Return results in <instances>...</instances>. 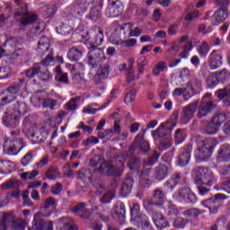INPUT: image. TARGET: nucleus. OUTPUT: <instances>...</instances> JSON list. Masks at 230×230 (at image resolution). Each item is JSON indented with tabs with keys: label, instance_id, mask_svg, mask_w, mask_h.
<instances>
[{
	"label": "nucleus",
	"instance_id": "obj_61",
	"mask_svg": "<svg viewBox=\"0 0 230 230\" xmlns=\"http://www.w3.org/2000/svg\"><path fill=\"white\" fill-rule=\"evenodd\" d=\"M55 80L56 82H59V84H69V76L67 75L66 73L56 75Z\"/></svg>",
	"mask_w": 230,
	"mask_h": 230
},
{
	"label": "nucleus",
	"instance_id": "obj_33",
	"mask_svg": "<svg viewBox=\"0 0 230 230\" xmlns=\"http://www.w3.org/2000/svg\"><path fill=\"white\" fill-rule=\"evenodd\" d=\"M47 223L44 219L40 218V213H36L34 215V220L32 221V229L33 230H45Z\"/></svg>",
	"mask_w": 230,
	"mask_h": 230
},
{
	"label": "nucleus",
	"instance_id": "obj_44",
	"mask_svg": "<svg viewBox=\"0 0 230 230\" xmlns=\"http://www.w3.org/2000/svg\"><path fill=\"white\" fill-rule=\"evenodd\" d=\"M180 180H181V175H179V173L172 174L170 181H168L166 185V188L169 190V191H173V190L175 189V186L179 184Z\"/></svg>",
	"mask_w": 230,
	"mask_h": 230
},
{
	"label": "nucleus",
	"instance_id": "obj_13",
	"mask_svg": "<svg viewBox=\"0 0 230 230\" xmlns=\"http://www.w3.org/2000/svg\"><path fill=\"white\" fill-rule=\"evenodd\" d=\"M209 97H211V94H207L202 98V102L199 108L198 118H204L208 114H209V112H211L213 109H216L217 104H215V102L211 101H208V102L204 101L206 100V98H209Z\"/></svg>",
	"mask_w": 230,
	"mask_h": 230
},
{
	"label": "nucleus",
	"instance_id": "obj_23",
	"mask_svg": "<svg viewBox=\"0 0 230 230\" xmlns=\"http://www.w3.org/2000/svg\"><path fill=\"white\" fill-rule=\"evenodd\" d=\"M90 3L91 1L89 0H76L74 4V12L77 13V15H84V13L87 12Z\"/></svg>",
	"mask_w": 230,
	"mask_h": 230
},
{
	"label": "nucleus",
	"instance_id": "obj_53",
	"mask_svg": "<svg viewBox=\"0 0 230 230\" xmlns=\"http://www.w3.org/2000/svg\"><path fill=\"white\" fill-rule=\"evenodd\" d=\"M8 164L6 173H13L15 172L20 173V172H24V169L21 168V165H17L15 163L8 161Z\"/></svg>",
	"mask_w": 230,
	"mask_h": 230
},
{
	"label": "nucleus",
	"instance_id": "obj_18",
	"mask_svg": "<svg viewBox=\"0 0 230 230\" xmlns=\"http://www.w3.org/2000/svg\"><path fill=\"white\" fill-rule=\"evenodd\" d=\"M132 188H134V178H126L119 189V197H121L122 199H125V197H128V195L132 193Z\"/></svg>",
	"mask_w": 230,
	"mask_h": 230
},
{
	"label": "nucleus",
	"instance_id": "obj_34",
	"mask_svg": "<svg viewBox=\"0 0 230 230\" xmlns=\"http://www.w3.org/2000/svg\"><path fill=\"white\" fill-rule=\"evenodd\" d=\"M199 146L205 148V150H209V152L213 154V151L217 146V140L213 137L205 138L201 143H199Z\"/></svg>",
	"mask_w": 230,
	"mask_h": 230
},
{
	"label": "nucleus",
	"instance_id": "obj_47",
	"mask_svg": "<svg viewBox=\"0 0 230 230\" xmlns=\"http://www.w3.org/2000/svg\"><path fill=\"white\" fill-rule=\"evenodd\" d=\"M4 97L1 98L2 105H8L15 100L16 96L10 93V92L4 90L3 92Z\"/></svg>",
	"mask_w": 230,
	"mask_h": 230
},
{
	"label": "nucleus",
	"instance_id": "obj_37",
	"mask_svg": "<svg viewBox=\"0 0 230 230\" xmlns=\"http://www.w3.org/2000/svg\"><path fill=\"white\" fill-rule=\"evenodd\" d=\"M164 193L161 190H155L153 195V202H155V206H163L164 204L165 199Z\"/></svg>",
	"mask_w": 230,
	"mask_h": 230
},
{
	"label": "nucleus",
	"instance_id": "obj_63",
	"mask_svg": "<svg viewBox=\"0 0 230 230\" xmlns=\"http://www.w3.org/2000/svg\"><path fill=\"white\" fill-rule=\"evenodd\" d=\"M71 31H73V28L71 26L67 25V23H63L58 28V33H60V35H69V33H71Z\"/></svg>",
	"mask_w": 230,
	"mask_h": 230
},
{
	"label": "nucleus",
	"instance_id": "obj_30",
	"mask_svg": "<svg viewBox=\"0 0 230 230\" xmlns=\"http://www.w3.org/2000/svg\"><path fill=\"white\" fill-rule=\"evenodd\" d=\"M153 222L158 229H164V227H168L170 226V223H168V220L164 217L163 215L159 213H155L153 216Z\"/></svg>",
	"mask_w": 230,
	"mask_h": 230
},
{
	"label": "nucleus",
	"instance_id": "obj_35",
	"mask_svg": "<svg viewBox=\"0 0 230 230\" xmlns=\"http://www.w3.org/2000/svg\"><path fill=\"white\" fill-rule=\"evenodd\" d=\"M109 217H103L102 215L97 214L93 217V223L92 224L93 230H102L103 225L100 222H107Z\"/></svg>",
	"mask_w": 230,
	"mask_h": 230
},
{
	"label": "nucleus",
	"instance_id": "obj_38",
	"mask_svg": "<svg viewBox=\"0 0 230 230\" xmlns=\"http://www.w3.org/2000/svg\"><path fill=\"white\" fill-rule=\"evenodd\" d=\"M216 75L212 73L207 77V87L208 89H215L218 85L220 79Z\"/></svg>",
	"mask_w": 230,
	"mask_h": 230
},
{
	"label": "nucleus",
	"instance_id": "obj_12",
	"mask_svg": "<svg viewBox=\"0 0 230 230\" xmlns=\"http://www.w3.org/2000/svg\"><path fill=\"white\" fill-rule=\"evenodd\" d=\"M22 141H12L6 139L4 143V152L7 155H17L21 150H22ZM21 146V147H19Z\"/></svg>",
	"mask_w": 230,
	"mask_h": 230
},
{
	"label": "nucleus",
	"instance_id": "obj_3",
	"mask_svg": "<svg viewBox=\"0 0 230 230\" xmlns=\"http://www.w3.org/2000/svg\"><path fill=\"white\" fill-rule=\"evenodd\" d=\"M25 75L27 78H33L36 75H38V77L42 82H48V80H51V78H53V75H51L49 70L40 64H35L32 67L27 69L25 71Z\"/></svg>",
	"mask_w": 230,
	"mask_h": 230
},
{
	"label": "nucleus",
	"instance_id": "obj_29",
	"mask_svg": "<svg viewBox=\"0 0 230 230\" xmlns=\"http://www.w3.org/2000/svg\"><path fill=\"white\" fill-rule=\"evenodd\" d=\"M17 217H15V213H4L2 222L0 223V230H6V226L11 224V226L15 222Z\"/></svg>",
	"mask_w": 230,
	"mask_h": 230
},
{
	"label": "nucleus",
	"instance_id": "obj_62",
	"mask_svg": "<svg viewBox=\"0 0 230 230\" xmlns=\"http://www.w3.org/2000/svg\"><path fill=\"white\" fill-rule=\"evenodd\" d=\"M152 136L154 139H159V137H164V136H167L164 132V128H163V125H160L159 128L153 131Z\"/></svg>",
	"mask_w": 230,
	"mask_h": 230
},
{
	"label": "nucleus",
	"instance_id": "obj_15",
	"mask_svg": "<svg viewBox=\"0 0 230 230\" xmlns=\"http://www.w3.org/2000/svg\"><path fill=\"white\" fill-rule=\"evenodd\" d=\"M133 226L140 230H154V226H152L150 218H148L146 215L135 217L133 220Z\"/></svg>",
	"mask_w": 230,
	"mask_h": 230
},
{
	"label": "nucleus",
	"instance_id": "obj_50",
	"mask_svg": "<svg viewBox=\"0 0 230 230\" xmlns=\"http://www.w3.org/2000/svg\"><path fill=\"white\" fill-rule=\"evenodd\" d=\"M115 192L114 190H110L102 195V197L100 199V201L102 204H110V202L112 201V199H114Z\"/></svg>",
	"mask_w": 230,
	"mask_h": 230
},
{
	"label": "nucleus",
	"instance_id": "obj_7",
	"mask_svg": "<svg viewBox=\"0 0 230 230\" xmlns=\"http://www.w3.org/2000/svg\"><path fill=\"white\" fill-rule=\"evenodd\" d=\"M197 107H199L198 100L183 107L181 116V125H188L193 119V116L197 112Z\"/></svg>",
	"mask_w": 230,
	"mask_h": 230
},
{
	"label": "nucleus",
	"instance_id": "obj_10",
	"mask_svg": "<svg viewBox=\"0 0 230 230\" xmlns=\"http://www.w3.org/2000/svg\"><path fill=\"white\" fill-rule=\"evenodd\" d=\"M145 134H146V129H141L135 138L134 145L129 147V152H134V150H136V145L139 146L140 150L144 152V154L149 152L150 144L145 141Z\"/></svg>",
	"mask_w": 230,
	"mask_h": 230
},
{
	"label": "nucleus",
	"instance_id": "obj_21",
	"mask_svg": "<svg viewBox=\"0 0 230 230\" xmlns=\"http://www.w3.org/2000/svg\"><path fill=\"white\" fill-rule=\"evenodd\" d=\"M24 55V49H17L14 51H13L10 49H4L0 47V58H3V57H12L13 58H21Z\"/></svg>",
	"mask_w": 230,
	"mask_h": 230
},
{
	"label": "nucleus",
	"instance_id": "obj_32",
	"mask_svg": "<svg viewBox=\"0 0 230 230\" xmlns=\"http://www.w3.org/2000/svg\"><path fill=\"white\" fill-rule=\"evenodd\" d=\"M215 94L218 100H230V84L216 91Z\"/></svg>",
	"mask_w": 230,
	"mask_h": 230
},
{
	"label": "nucleus",
	"instance_id": "obj_14",
	"mask_svg": "<svg viewBox=\"0 0 230 230\" xmlns=\"http://www.w3.org/2000/svg\"><path fill=\"white\" fill-rule=\"evenodd\" d=\"M123 13V4L119 1H113L108 5L105 11L106 17L116 18Z\"/></svg>",
	"mask_w": 230,
	"mask_h": 230
},
{
	"label": "nucleus",
	"instance_id": "obj_57",
	"mask_svg": "<svg viewBox=\"0 0 230 230\" xmlns=\"http://www.w3.org/2000/svg\"><path fill=\"white\" fill-rule=\"evenodd\" d=\"M136 80H139V75L136 77L134 75V68L132 66L129 67V69L127 71V84H132V82H135Z\"/></svg>",
	"mask_w": 230,
	"mask_h": 230
},
{
	"label": "nucleus",
	"instance_id": "obj_2",
	"mask_svg": "<svg viewBox=\"0 0 230 230\" xmlns=\"http://www.w3.org/2000/svg\"><path fill=\"white\" fill-rule=\"evenodd\" d=\"M14 17H22L20 23L22 26H29V24H33L39 20V15L33 13H28V4H22L17 12L14 13Z\"/></svg>",
	"mask_w": 230,
	"mask_h": 230
},
{
	"label": "nucleus",
	"instance_id": "obj_25",
	"mask_svg": "<svg viewBox=\"0 0 230 230\" xmlns=\"http://www.w3.org/2000/svg\"><path fill=\"white\" fill-rule=\"evenodd\" d=\"M114 211H115V218L119 220V224H125V213H126L125 204H123V202H118L115 205Z\"/></svg>",
	"mask_w": 230,
	"mask_h": 230
},
{
	"label": "nucleus",
	"instance_id": "obj_42",
	"mask_svg": "<svg viewBox=\"0 0 230 230\" xmlns=\"http://www.w3.org/2000/svg\"><path fill=\"white\" fill-rule=\"evenodd\" d=\"M138 183L142 188H150L152 181L148 178V174L140 173L138 176Z\"/></svg>",
	"mask_w": 230,
	"mask_h": 230
},
{
	"label": "nucleus",
	"instance_id": "obj_4",
	"mask_svg": "<svg viewBox=\"0 0 230 230\" xmlns=\"http://www.w3.org/2000/svg\"><path fill=\"white\" fill-rule=\"evenodd\" d=\"M90 51L88 53V64L92 67H98L102 66L103 60H105V54L103 53V49L98 48V46L88 45Z\"/></svg>",
	"mask_w": 230,
	"mask_h": 230
},
{
	"label": "nucleus",
	"instance_id": "obj_31",
	"mask_svg": "<svg viewBox=\"0 0 230 230\" xmlns=\"http://www.w3.org/2000/svg\"><path fill=\"white\" fill-rule=\"evenodd\" d=\"M49 50V39L48 37L43 36L40 38L38 43V53L40 55H45Z\"/></svg>",
	"mask_w": 230,
	"mask_h": 230
},
{
	"label": "nucleus",
	"instance_id": "obj_45",
	"mask_svg": "<svg viewBox=\"0 0 230 230\" xmlns=\"http://www.w3.org/2000/svg\"><path fill=\"white\" fill-rule=\"evenodd\" d=\"M44 96H42V92H38L34 96L31 98V103L35 105V107H40L44 104Z\"/></svg>",
	"mask_w": 230,
	"mask_h": 230
},
{
	"label": "nucleus",
	"instance_id": "obj_22",
	"mask_svg": "<svg viewBox=\"0 0 230 230\" xmlns=\"http://www.w3.org/2000/svg\"><path fill=\"white\" fill-rule=\"evenodd\" d=\"M12 111L13 114H16L17 116H24L26 112H28V104L24 102L16 101L12 107Z\"/></svg>",
	"mask_w": 230,
	"mask_h": 230
},
{
	"label": "nucleus",
	"instance_id": "obj_17",
	"mask_svg": "<svg viewBox=\"0 0 230 230\" xmlns=\"http://www.w3.org/2000/svg\"><path fill=\"white\" fill-rule=\"evenodd\" d=\"M194 182L198 186H213L215 176L211 173H199L196 175Z\"/></svg>",
	"mask_w": 230,
	"mask_h": 230
},
{
	"label": "nucleus",
	"instance_id": "obj_40",
	"mask_svg": "<svg viewBox=\"0 0 230 230\" xmlns=\"http://www.w3.org/2000/svg\"><path fill=\"white\" fill-rule=\"evenodd\" d=\"M193 43L191 41H187L182 47L183 51L179 54L180 58H188L190 57V51L193 50Z\"/></svg>",
	"mask_w": 230,
	"mask_h": 230
},
{
	"label": "nucleus",
	"instance_id": "obj_19",
	"mask_svg": "<svg viewBox=\"0 0 230 230\" xmlns=\"http://www.w3.org/2000/svg\"><path fill=\"white\" fill-rule=\"evenodd\" d=\"M193 151V146L191 145H187L183 147V151L181 153L178 158L179 166H186L191 159V152Z\"/></svg>",
	"mask_w": 230,
	"mask_h": 230
},
{
	"label": "nucleus",
	"instance_id": "obj_48",
	"mask_svg": "<svg viewBox=\"0 0 230 230\" xmlns=\"http://www.w3.org/2000/svg\"><path fill=\"white\" fill-rule=\"evenodd\" d=\"M173 145V140H172V137H168L165 138H163L160 141V150H168V148H172V146Z\"/></svg>",
	"mask_w": 230,
	"mask_h": 230
},
{
	"label": "nucleus",
	"instance_id": "obj_11",
	"mask_svg": "<svg viewBox=\"0 0 230 230\" xmlns=\"http://www.w3.org/2000/svg\"><path fill=\"white\" fill-rule=\"evenodd\" d=\"M208 62L209 69L211 71H215V69L222 67V65L224 64V58L222 57V54H220V51L214 49L209 54Z\"/></svg>",
	"mask_w": 230,
	"mask_h": 230
},
{
	"label": "nucleus",
	"instance_id": "obj_51",
	"mask_svg": "<svg viewBox=\"0 0 230 230\" xmlns=\"http://www.w3.org/2000/svg\"><path fill=\"white\" fill-rule=\"evenodd\" d=\"M136 94H137V92L134 89L128 92L125 96L124 103H126V105H131V103H134V100H136Z\"/></svg>",
	"mask_w": 230,
	"mask_h": 230
},
{
	"label": "nucleus",
	"instance_id": "obj_55",
	"mask_svg": "<svg viewBox=\"0 0 230 230\" xmlns=\"http://www.w3.org/2000/svg\"><path fill=\"white\" fill-rule=\"evenodd\" d=\"M188 219H184L182 217H177L173 221V226L176 227V229H184L186 226L188 225Z\"/></svg>",
	"mask_w": 230,
	"mask_h": 230
},
{
	"label": "nucleus",
	"instance_id": "obj_59",
	"mask_svg": "<svg viewBox=\"0 0 230 230\" xmlns=\"http://www.w3.org/2000/svg\"><path fill=\"white\" fill-rule=\"evenodd\" d=\"M161 125H163V128L164 130L165 136H170V134L172 133V130L175 128V122L167 121L165 123H162Z\"/></svg>",
	"mask_w": 230,
	"mask_h": 230
},
{
	"label": "nucleus",
	"instance_id": "obj_1",
	"mask_svg": "<svg viewBox=\"0 0 230 230\" xmlns=\"http://www.w3.org/2000/svg\"><path fill=\"white\" fill-rule=\"evenodd\" d=\"M220 6L212 15L211 24L213 26H220L222 22H226L229 17V0H216Z\"/></svg>",
	"mask_w": 230,
	"mask_h": 230
},
{
	"label": "nucleus",
	"instance_id": "obj_5",
	"mask_svg": "<svg viewBox=\"0 0 230 230\" xmlns=\"http://www.w3.org/2000/svg\"><path fill=\"white\" fill-rule=\"evenodd\" d=\"M84 39L88 46H102L103 43V31L100 27H93L86 32Z\"/></svg>",
	"mask_w": 230,
	"mask_h": 230
},
{
	"label": "nucleus",
	"instance_id": "obj_41",
	"mask_svg": "<svg viewBox=\"0 0 230 230\" xmlns=\"http://www.w3.org/2000/svg\"><path fill=\"white\" fill-rule=\"evenodd\" d=\"M185 139H186V129H177L174 133L175 145H181V143H184Z\"/></svg>",
	"mask_w": 230,
	"mask_h": 230
},
{
	"label": "nucleus",
	"instance_id": "obj_28",
	"mask_svg": "<svg viewBox=\"0 0 230 230\" xmlns=\"http://www.w3.org/2000/svg\"><path fill=\"white\" fill-rule=\"evenodd\" d=\"M211 155H213V153H210L209 150L201 147V146H199L198 149L195 151L196 161H208Z\"/></svg>",
	"mask_w": 230,
	"mask_h": 230
},
{
	"label": "nucleus",
	"instance_id": "obj_49",
	"mask_svg": "<svg viewBox=\"0 0 230 230\" xmlns=\"http://www.w3.org/2000/svg\"><path fill=\"white\" fill-rule=\"evenodd\" d=\"M116 46H122L123 48H132L137 44V40L136 39H129L128 40H119L117 41Z\"/></svg>",
	"mask_w": 230,
	"mask_h": 230
},
{
	"label": "nucleus",
	"instance_id": "obj_9",
	"mask_svg": "<svg viewBox=\"0 0 230 230\" xmlns=\"http://www.w3.org/2000/svg\"><path fill=\"white\" fill-rule=\"evenodd\" d=\"M132 28H134V22H126L117 26L115 31L116 33H121L123 31V35H127L128 31V37H141L143 30L139 27H136L134 30Z\"/></svg>",
	"mask_w": 230,
	"mask_h": 230
},
{
	"label": "nucleus",
	"instance_id": "obj_20",
	"mask_svg": "<svg viewBox=\"0 0 230 230\" xmlns=\"http://www.w3.org/2000/svg\"><path fill=\"white\" fill-rule=\"evenodd\" d=\"M217 159L223 163H230V146L228 144L220 146Z\"/></svg>",
	"mask_w": 230,
	"mask_h": 230
},
{
	"label": "nucleus",
	"instance_id": "obj_39",
	"mask_svg": "<svg viewBox=\"0 0 230 230\" xmlns=\"http://www.w3.org/2000/svg\"><path fill=\"white\" fill-rule=\"evenodd\" d=\"M84 55V53L79 50L78 49L76 48H72L69 49L68 53H67V58L74 61V62H76L78 61V59Z\"/></svg>",
	"mask_w": 230,
	"mask_h": 230
},
{
	"label": "nucleus",
	"instance_id": "obj_27",
	"mask_svg": "<svg viewBox=\"0 0 230 230\" xmlns=\"http://www.w3.org/2000/svg\"><path fill=\"white\" fill-rule=\"evenodd\" d=\"M196 49L199 56L202 58L208 57L211 48H209V44L208 43V41L203 40L197 42Z\"/></svg>",
	"mask_w": 230,
	"mask_h": 230
},
{
	"label": "nucleus",
	"instance_id": "obj_24",
	"mask_svg": "<svg viewBox=\"0 0 230 230\" xmlns=\"http://www.w3.org/2000/svg\"><path fill=\"white\" fill-rule=\"evenodd\" d=\"M103 9V2L99 1L93 4L90 11V19L92 21H98L102 17V10Z\"/></svg>",
	"mask_w": 230,
	"mask_h": 230
},
{
	"label": "nucleus",
	"instance_id": "obj_26",
	"mask_svg": "<svg viewBox=\"0 0 230 230\" xmlns=\"http://www.w3.org/2000/svg\"><path fill=\"white\" fill-rule=\"evenodd\" d=\"M73 213H77L81 218H89L91 210L87 208V204L80 203L72 209Z\"/></svg>",
	"mask_w": 230,
	"mask_h": 230
},
{
	"label": "nucleus",
	"instance_id": "obj_16",
	"mask_svg": "<svg viewBox=\"0 0 230 230\" xmlns=\"http://www.w3.org/2000/svg\"><path fill=\"white\" fill-rule=\"evenodd\" d=\"M19 115L15 113H4L3 117V124L8 128H17L21 120L19 119Z\"/></svg>",
	"mask_w": 230,
	"mask_h": 230
},
{
	"label": "nucleus",
	"instance_id": "obj_46",
	"mask_svg": "<svg viewBox=\"0 0 230 230\" xmlns=\"http://www.w3.org/2000/svg\"><path fill=\"white\" fill-rule=\"evenodd\" d=\"M218 130H220V128L216 125L213 120H211V122H209L205 128V133H207L208 136H213L217 134Z\"/></svg>",
	"mask_w": 230,
	"mask_h": 230
},
{
	"label": "nucleus",
	"instance_id": "obj_58",
	"mask_svg": "<svg viewBox=\"0 0 230 230\" xmlns=\"http://www.w3.org/2000/svg\"><path fill=\"white\" fill-rule=\"evenodd\" d=\"M9 47L13 49H15L17 48V46H19V40H17V38H10L8 39L4 44V48Z\"/></svg>",
	"mask_w": 230,
	"mask_h": 230
},
{
	"label": "nucleus",
	"instance_id": "obj_8",
	"mask_svg": "<svg viewBox=\"0 0 230 230\" xmlns=\"http://www.w3.org/2000/svg\"><path fill=\"white\" fill-rule=\"evenodd\" d=\"M220 200H226V195L220 193L216 194L214 197L201 202V205L204 208H208L212 215H217L218 213Z\"/></svg>",
	"mask_w": 230,
	"mask_h": 230
},
{
	"label": "nucleus",
	"instance_id": "obj_52",
	"mask_svg": "<svg viewBox=\"0 0 230 230\" xmlns=\"http://www.w3.org/2000/svg\"><path fill=\"white\" fill-rule=\"evenodd\" d=\"M41 210L46 211L48 209H55V199L47 198L44 201L43 206L40 208Z\"/></svg>",
	"mask_w": 230,
	"mask_h": 230
},
{
	"label": "nucleus",
	"instance_id": "obj_54",
	"mask_svg": "<svg viewBox=\"0 0 230 230\" xmlns=\"http://www.w3.org/2000/svg\"><path fill=\"white\" fill-rule=\"evenodd\" d=\"M11 226L13 230H24L26 227V221L17 217Z\"/></svg>",
	"mask_w": 230,
	"mask_h": 230
},
{
	"label": "nucleus",
	"instance_id": "obj_36",
	"mask_svg": "<svg viewBox=\"0 0 230 230\" xmlns=\"http://www.w3.org/2000/svg\"><path fill=\"white\" fill-rule=\"evenodd\" d=\"M228 118L229 114L225 112H219L214 115V117L212 118V121L220 128L225 121H227Z\"/></svg>",
	"mask_w": 230,
	"mask_h": 230
},
{
	"label": "nucleus",
	"instance_id": "obj_60",
	"mask_svg": "<svg viewBox=\"0 0 230 230\" xmlns=\"http://www.w3.org/2000/svg\"><path fill=\"white\" fill-rule=\"evenodd\" d=\"M76 102H78V98L70 99V101H68L65 104L66 111H76V109H77Z\"/></svg>",
	"mask_w": 230,
	"mask_h": 230
},
{
	"label": "nucleus",
	"instance_id": "obj_43",
	"mask_svg": "<svg viewBox=\"0 0 230 230\" xmlns=\"http://www.w3.org/2000/svg\"><path fill=\"white\" fill-rule=\"evenodd\" d=\"M166 62L165 61H159L156 63L152 70V74L154 76H159L164 69H166Z\"/></svg>",
	"mask_w": 230,
	"mask_h": 230
},
{
	"label": "nucleus",
	"instance_id": "obj_64",
	"mask_svg": "<svg viewBox=\"0 0 230 230\" xmlns=\"http://www.w3.org/2000/svg\"><path fill=\"white\" fill-rule=\"evenodd\" d=\"M33 161V153L28 152L22 158V166H28L30 163Z\"/></svg>",
	"mask_w": 230,
	"mask_h": 230
},
{
	"label": "nucleus",
	"instance_id": "obj_6",
	"mask_svg": "<svg viewBox=\"0 0 230 230\" xmlns=\"http://www.w3.org/2000/svg\"><path fill=\"white\" fill-rule=\"evenodd\" d=\"M176 202H183V204H197V195L190 188H181L178 194L172 196Z\"/></svg>",
	"mask_w": 230,
	"mask_h": 230
},
{
	"label": "nucleus",
	"instance_id": "obj_56",
	"mask_svg": "<svg viewBox=\"0 0 230 230\" xmlns=\"http://www.w3.org/2000/svg\"><path fill=\"white\" fill-rule=\"evenodd\" d=\"M55 63V57H53V54H48L46 56V58L41 60L40 63H38V64H40V66H42L43 67H48V66H51V64H54Z\"/></svg>",
	"mask_w": 230,
	"mask_h": 230
}]
</instances>
